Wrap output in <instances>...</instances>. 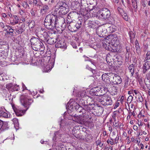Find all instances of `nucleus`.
<instances>
[{"instance_id": "obj_1", "label": "nucleus", "mask_w": 150, "mask_h": 150, "mask_svg": "<svg viewBox=\"0 0 150 150\" xmlns=\"http://www.w3.org/2000/svg\"><path fill=\"white\" fill-rule=\"evenodd\" d=\"M33 101L32 99L27 94L21 95L20 97L21 102L22 105L27 108L25 110H20L17 108L14 105H12V108L16 115L20 116L24 115L28 109L29 105L33 102Z\"/></svg>"}, {"instance_id": "obj_2", "label": "nucleus", "mask_w": 150, "mask_h": 150, "mask_svg": "<svg viewBox=\"0 0 150 150\" xmlns=\"http://www.w3.org/2000/svg\"><path fill=\"white\" fill-rule=\"evenodd\" d=\"M44 23L47 29H54L57 25L58 19L57 16L53 14L47 15L45 18Z\"/></svg>"}, {"instance_id": "obj_3", "label": "nucleus", "mask_w": 150, "mask_h": 150, "mask_svg": "<svg viewBox=\"0 0 150 150\" xmlns=\"http://www.w3.org/2000/svg\"><path fill=\"white\" fill-rule=\"evenodd\" d=\"M33 49L35 51H43L44 49L43 44L36 38H32L30 40Z\"/></svg>"}, {"instance_id": "obj_4", "label": "nucleus", "mask_w": 150, "mask_h": 150, "mask_svg": "<svg viewBox=\"0 0 150 150\" xmlns=\"http://www.w3.org/2000/svg\"><path fill=\"white\" fill-rule=\"evenodd\" d=\"M98 13L100 14V16L104 19H108L110 16V10L108 8H103L98 12Z\"/></svg>"}, {"instance_id": "obj_5", "label": "nucleus", "mask_w": 150, "mask_h": 150, "mask_svg": "<svg viewBox=\"0 0 150 150\" xmlns=\"http://www.w3.org/2000/svg\"><path fill=\"white\" fill-rule=\"evenodd\" d=\"M101 103L104 105H111L112 103V100L110 96L105 95L102 97V99H100Z\"/></svg>"}, {"instance_id": "obj_6", "label": "nucleus", "mask_w": 150, "mask_h": 150, "mask_svg": "<svg viewBox=\"0 0 150 150\" xmlns=\"http://www.w3.org/2000/svg\"><path fill=\"white\" fill-rule=\"evenodd\" d=\"M39 32L40 33V37L41 40L45 42L46 41L49 36L47 31L45 29L41 28Z\"/></svg>"}, {"instance_id": "obj_7", "label": "nucleus", "mask_w": 150, "mask_h": 150, "mask_svg": "<svg viewBox=\"0 0 150 150\" xmlns=\"http://www.w3.org/2000/svg\"><path fill=\"white\" fill-rule=\"evenodd\" d=\"M113 77V80H112V82L114 84H119L122 83V79L119 76L116 74H114Z\"/></svg>"}, {"instance_id": "obj_8", "label": "nucleus", "mask_w": 150, "mask_h": 150, "mask_svg": "<svg viewBox=\"0 0 150 150\" xmlns=\"http://www.w3.org/2000/svg\"><path fill=\"white\" fill-rule=\"evenodd\" d=\"M107 39H105L103 41V44L104 47H105V49L107 50L111 51L112 52H114V50L111 47L112 45V44H110L111 46H110L109 42H107Z\"/></svg>"}, {"instance_id": "obj_9", "label": "nucleus", "mask_w": 150, "mask_h": 150, "mask_svg": "<svg viewBox=\"0 0 150 150\" xmlns=\"http://www.w3.org/2000/svg\"><path fill=\"white\" fill-rule=\"evenodd\" d=\"M68 7L67 4L65 2L62 1H59L57 4L55 6L57 9H62Z\"/></svg>"}, {"instance_id": "obj_10", "label": "nucleus", "mask_w": 150, "mask_h": 150, "mask_svg": "<svg viewBox=\"0 0 150 150\" xmlns=\"http://www.w3.org/2000/svg\"><path fill=\"white\" fill-rule=\"evenodd\" d=\"M103 89L100 88L96 87L93 88V92H94V94L96 96H102V95L100 93H102V91H103Z\"/></svg>"}, {"instance_id": "obj_11", "label": "nucleus", "mask_w": 150, "mask_h": 150, "mask_svg": "<svg viewBox=\"0 0 150 150\" xmlns=\"http://www.w3.org/2000/svg\"><path fill=\"white\" fill-rule=\"evenodd\" d=\"M6 110L4 107L0 108V117H2L4 118H8L10 117V115L9 116L7 113L5 111Z\"/></svg>"}, {"instance_id": "obj_12", "label": "nucleus", "mask_w": 150, "mask_h": 150, "mask_svg": "<svg viewBox=\"0 0 150 150\" xmlns=\"http://www.w3.org/2000/svg\"><path fill=\"white\" fill-rule=\"evenodd\" d=\"M49 7L47 5H42L40 11V13L42 15H45L48 11Z\"/></svg>"}, {"instance_id": "obj_13", "label": "nucleus", "mask_w": 150, "mask_h": 150, "mask_svg": "<svg viewBox=\"0 0 150 150\" xmlns=\"http://www.w3.org/2000/svg\"><path fill=\"white\" fill-rule=\"evenodd\" d=\"M74 14L78 13L76 12L73 11L71 12L68 14L67 18V25L73 23V20L72 19H71V18H72V17H71V16Z\"/></svg>"}, {"instance_id": "obj_14", "label": "nucleus", "mask_w": 150, "mask_h": 150, "mask_svg": "<svg viewBox=\"0 0 150 150\" xmlns=\"http://www.w3.org/2000/svg\"><path fill=\"white\" fill-rule=\"evenodd\" d=\"M79 112L80 113L82 112V116L86 120H87L88 118H89V119L91 118V117L90 118L89 117V115H90V113L88 112H86V110L83 109L82 110H80L79 111Z\"/></svg>"}, {"instance_id": "obj_15", "label": "nucleus", "mask_w": 150, "mask_h": 150, "mask_svg": "<svg viewBox=\"0 0 150 150\" xmlns=\"http://www.w3.org/2000/svg\"><path fill=\"white\" fill-rule=\"evenodd\" d=\"M150 67V62H146L143 65L142 67V72L143 74H145L147 70H149Z\"/></svg>"}, {"instance_id": "obj_16", "label": "nucleus", "mask_w": 150, "mask_h": 150, "mask_svg": "<svg viewBox=\"0 0 150 150\" xmlns=\"http://www.w3.org/2000/svg\"><path fill=\"white\" fill-rule=\"evenodd\" d=\"M96 32L98 35L100 37H103L105 33H104L103 28L101 27L98 28L96 30Z\"/></svg>"}, {"instance_id": "obj_17", "label": "nucleus", "mask_w": 150, "mask_h": 150, "mask_svg": "<svg viewBox=\"0 0 150 150\" xmlns=\"http://www.w3.org/2000/svg\"><path fill=\"white\" fill-rule=\"evenodd\" d=\"M144 82L148 89L149 88H150V77L146 76L144 79Z\"/></svg>"}, {"instance_id": "obj_18", "label": "nucleus", "mask_w": 150, "mask_h": 150, "mask_svg": "<svg viewBox=\"0 0 150 150\" xmlns=\"http://www.w3.org/2000/svg\"><path fill=\"white\" fill-rule=\"evenodd\" d=\"M66 26V24L64 22L63 23L61 26V28L59 29V28L58 26V25L57 26V27H56V30L59 32H62V31H63L65 28Z\"/></svg>"}, {"instance_id": "obj_19", "label": "nucleus", "mask_w": 150, "mask_h": 150, "mask_svg": "<svg viewBox=\"0 0 150 150\" xmlns=\"http://www.w3.org/2000/svg\"><path fill=\"white\" fill-rule=\"evenodd\" d=\"M75 24L73 23L68 25V28L69 29L71 32H75L76 31V26H75Z\"/></svg>"}, {"instance_id": "obj_20", "label": "nucleus", "mask_w": 150, "mask_h": 150, "mask_svg": "<svg viewBox=\"0 0 150 150\" xmlns=\"http://www.w3.org/2000/svg\"><path fill=\"white\" fill-rule=\"evenodd\" d=\"M57 41V39H54L52 38H49L48 39H47V40L46 41H47V43L48 44H50V45L54 44L55 43L56 41Z\"/></svg>"}, {"instance_id": "obj_21", "label": "nucleus", "mask_w": 150, "mask_h": 150, "mask_svg": "<svg viewBox=\"0 0 150 150\" xmlns=\"http://www.w3.org/2000/svg\"><path fill=\"white\" fill-rule=\"evenodd\" d=\"M129 71L131 73L132 76H133L134 73V66L133 64L130 65L128 67Z\"/></svg>"}, {"instance_id": "obj_22", "label": "nucleus", "mask_w": 150, "mask_h": 150, "mask_svg": "<svg viewBox=\"0 0 150 150\" xmlns=\"http://www.w3.org/2000/svg\"><path fill=\"white\" fill-rule=\"evenodd\" d=\"M77 122L81 124H84L87 122L86 120L83 117H78L77 118Z\"/></svg>"}, {"instance_id": "obj_23", "label": "nucleus", "mask_w": 150, "mask_h": 150, "mask_svg": "<svg viewBox=\"0 0 150 150\" xmlns=\"http://www.w3.org/2000/svg\"><path fill=\"white\" fill-rule=\"evenodd\" d=\"M97 14H98V12L97 13L96 9H93L92 8L90 9V14L91 17H95L97 16Z\"/></svg>"}, {"instance_id": "obj_24", "label": "nucleus", "mask_w": 150, "mask_h": 150, "mask_svg": "<svg viewBox=\"0 0 150 150\" xmlns=\"http://www.w3.org/2000/svg\"><path fill=\"white\" fill-rule=\"evenodd\" d=\"M69 11V7H68L64 8L61 9L59 11V13L62 14V15H65Z\"/></svg>"}, {"instance_id": "obj_25", "label": "nucleus", "mask_w": 150, "mask_h": 150, "mask_svg": "<svg viewBox=\"0 0 150 150\" xmlns=\"http://www.w3.org/2000/svg\"><path fill=\"white\" fill-rule=\"evenodd\" d=\"M52 67V65L51 66L50 64L49 63L47 64L45 66H44V69L45 71L46 72H48L49 71L51 70V69Z\"/></svg>"}, {"instance_id": "obj_26", "label": "nucleus", "mask_w": 150, "mask_h": 150, "mask_svg": "<svg viewBox=\"0 0 150 150\" xmlns=\"http://www.w3.org/2000/svg\"><path fill=\"white\" fill-rule=\"evenodd\" d=\"M79 126H75L73 127L72 130V133L74 135V134H76L79 133Z\"/></svg>"}, {"instance_id": "obj_27", "label": "nucleus", "mask_w": 150, "mask_h": 150, "mask_svg": "<svg viewBox=\"0 0 150 150\" xmlns=\"http://www.w3.org/2000/svg\"><path fill=\"white\" fill-rule=\"evenodd\" d=\"M79 126H75L73 127L72 130V133L74 135V134H76L79 133Z\"/></svg>"}, {"instance_id": "obj_28", "label": "nucleus", "mask_w": 150, "mask_h": 150, "mask_svg": "<svg viewBox=\"0 0 150 150\" xmlns=\"http://www.w3.org/2000/svg\"><path fill=\"white\" fill-rule=\"evenodd\" d=\"M24 31L22 27H20L18 29L16 30V32L18 34L22 33Z\"/></svg>"}, {"instance_id": "obj_29", "label": "nucleus", "mask_w": 150, "mask_h": 150, "mask_svg": "<svg viewBox=\"0 0 150 150\" xmlns=\"http://www.w3.org/2000/svg\"><path fill=\"white\" fill-rule=\"evenodd\" d=\"M130 38L131 40L135 37V34L132 31H130L129 33Z\"/></svg>"}, {"instance_id": "obj_30", "label": "nucleus", "mask_w": 150, "mask_h": 150, "mask_svg": "<svg viewBox=\"0 0 150 150\" xmlns=\"http://www.w3.org/2000/svg\"><path fill=\"white\" fill-rule=\"evenodd\" d=\"M82 23L81 21H78L75 25V26H76V30L79 28L81 26Z\"/></svg>"}, {"instance_id": "obj_31", "label": "nucleus", "mask_w": 150, "mask_h": 150, "mask_svg": "<svg viewBox=\"0 0 150 150\" xmlns=\"http://www.w3.org/2000/svg\"><path fill=\"white\" fill-rule=\"evenodd\" d=\"M74 136L79 139H83L82 136L79 132L77 134H74Z\"/></svg>"}, {"instance_id": "obj_32", "label": "nucleus", "mask_w": 150, "mask_h": 150, "mask_svg": "<svg viewBox=\"0 0 150 150\" xmlns=\"http://www.w3.org/2000/svg\"><path fill=\"white\" fill-rule=\"evenodd\" d=\"M18 87L19 86L17 85H13L11 91H18L19 89Z\"/></svg>"}, {"instance_id": "obj_33", "label": "nucleus", "mask_w": 150, "mask_h": 150, "mask_svg": "<svg viewBox=\"0 0 150 150\" xmlns=\"http://www.w3.org/2000/svg\"><path fill=\"white\" fill-rule=\"evenodd\" d=\"M8 55V54L5 51L3 50L2 51L0 52V56L2 57L3 58H4L5 57H6Z\"/></svg>"}, {"instance_id": "obj_34", "label": "nucleus", "mask_w": 150, "mask_h": 150, "mask_svg": "<svg viewBox=\"0 0 150 150\" xmlns=\"http://www.w3.org/2000/svg\"><path fill=\"white\" fill-rule=\"evenodd\" d=\"M13 31L14 30L13 29H9L8 31H7L6 33L7 34H9L11 36H13Z\"/></svg>"}, {"instance_id": "obj_35", "label": "nucleus", "mask_w": 150, "mask_h": 150, "mask_svg": "<svg viewBox=\"0 0 150 150\" xmlns=\"http://www.w3.org/2000/svg\"><path fill=\"white\" fill-rule=\"evenodd\" d=\"M129 115L127 116V118H128V117H129V118H130L131 116L133 115V116H135V113L134 111H133V112H132V110H130L129 108Z\"/></svg>"}, {"instance_id": "obj_36", "label": "nucleus", "mask_w": 150, "mask_h": 150, "mask_svg": "<svg viewBox=\"0 0 150 150\" xmlns=\"http://www.w3.org/2000/svg\"><path fill=\"white\" fill-rule=\"evenodd\" d=\"M76 106H75V109L76 110H77V111L78 112H79V111L80 110H82V107H81L78 104H76Z\"/></svg>"}, {"instance_id": "obj_37", "label": "nucleus", "mask_w": 150, "mask_h": 150, "mask_svg": "<svg viewBox=\"0 0 150 150\" xmlns=\"http://www.w3.org/2000/svg\"><path fill=\"white\" fill-rule=\"evenodd\" d=\"M13 85L11 83H9L6 85V88L9 90L11 91Z\"/></svg>"}, {"instance_id": "obj_38", "label": "nucleus", "mask_w": 150, "mask_h": 150, "mask_svg": "<svg viewBox=\"0 0 150 150\" xmlns=\"http://www.w3.org/2000/svg\"><path fill=\"white\" fill-rule=\"evenodd\" d=\"M96 145H99V146L102 147L103 145V143H102L100 140L99 139L96 142Z\"/></svg>"}, {"instance_id": "obj_39", "label": "nucleus", "mask_w": 150, "mask_h": 150, "mask_svg": "<svg viewBox=\"0 0 150 150\" xmlns=\"http://www.w3.org/2000/svg\"><path fill=\"white\" fill-rule=\"evenodd\" d=\"M150 59V51H149L146 54V57L145 59V61L149 60Z\"/></svg>"}, {"instance_id": "obj_40", "label": "nucleus", "mask_w": 150, "mask_h": 150, "mask_svg": "<svg viewBox=\"0 0 150 150\" xmlns=\"http://www.w3.org/2000/svg\"><path fill=\"white\" fill-rule=\"evenodd\" d=\"M37 11L35 10H33V9L31 10L30 12L31 15L33 17H35L36 16V12Z\"/></svg>"}, {"instance_id": "obj_41", "label": "nucleus", "mask_w": 150, "mask_h": 150, "mask_svg": "<svg viewBox=\"0 0 150 150\" xmlns=\"http://www.w3.org/2000/svg\"><path fill=\"white\" fill-rule=\"evenodd\" d=\"M132 5L133 8L134 9L135 11H137V2H132Z\"/></svg>"}, {"instance_id": "obj_42", "label": "nucleus", "mask_w": 150, "mask_h": 150, "mask_svg": "<svg viewBox=\"0 0 150 150\" xmlns=\"http://www.w3.org/2000/svg\"><path fill=\"white\" fill-rule=\"evenodd\" d=\"M83 109L86 110V112H89L90 111V108L87 105H85L83 108H82V110Z\"/></svg>"}, {"instance_id": "obj_43", "label": "nucleus", "mask_w": 150, "mask_h": 150, "mask_svg": "<svg viewBox=\"0 0 150 150\" xmlns=\"http://www.w3.org/2000/svg\"><path fill=\"white\" fill-rule=\"evenodd\" d=\"M12 121L15 125L17 126L18 125V121L17 119L15 118Z\"/></svg>"}, {"instance_id": "obj_44", "label": "nucleus", "mask_w": 150, "mask_h": 150, "mask_svg": "<svg viewBox=\"0 0 150 150\" xmlns=\"http://www.w3.org/2000/svg\"><path fill=\"white\" fill-rule=\"evenodd\" d=\"M123 18L126 21H128V18L127 14L126 13H124L122 15Z\"/></svg>"}, {"instance_id": "obj_45", "label": "nucleus", "mask_w": 150, "mask_h": 150, "mask_svg": "<svg viewBox=\"0 0 150 150\" xmlns=\"http://www.w3.org/2000/svg\"><path fill=\"white\" fill-rule=\"evenodd\" d=\"M112 92H114V94H116L117 92V88L115 86H112Z\"/></svg>"}, {"instance_id": "obj_46", "label": "nucleus", "mask_w": 150, "mask_h": 150, "mask_svg": "<svg viewBox=\"0 0 150 150\" xmlns=\"http://www.w3.org/2000/svg\"><path fill=\"white\" fill-rule=\"evenodd\" d=\"M94 22L92 21H90L88 22L89 26L90 27L92 28L93 27L94 24Z\"/></svg>"}, {"instance_id": "obj_47", "label": "nucleus", "mask_w": 150, "mask_h": 150, "mask_svg": "<svg viewBox=\"0 0 150 150\" xmlns=\"http://www.w3.org/2000/svg\"><path fill=\"white\" fill-rule=\"evenodd\" d=\"M22 6L25 8H26L27 7L29 6L28 4H27V2L25 1L22 4Z\"/></svg>"}, {"instance_id": "obj_48", "label": "nucleus", "mask_w": 150, "mask_h": 150, "mask_svg": "<svg viewBox=\"0 0 150 150\" xmlns=\"http://www.w3.org/2000/svg\"><path fill=\"white\" fill-rule=\"evenodd\" d=\"M13 17L15 19V22L16 23H18V16L16 15H14L13 16Z\"/></svg>"}, {"instance_id": "obj_49", "label": "nucleus", "mask_w": 150, "mask_h": 150, "mask_svg": "<svg viewBox=\"0 0 150 150\" xmlns=\"http://www.w3.org/2000/svg\"><path fill=\"white\" fill-rule=\"evenodd\" d=\"M128 85V81L127 80H125V85L124 86V88H127Z\"/></svg>"}, {"instance_id": "obj_50", "label": "nucleus", "mask_w": 150, "mask_h": 150, "mask_svg": "<svg viewBox=\"0 0 150 150\" xmlns=\"http://www.w3.org/2000/svg\"><path fill=\"white\" fill-rule=\"evenodd\" d=\"M107 142L108 144L110 143L112 145H113L114 144L112 138L110 139L109 140H108L107 141Z\"/></svg>"}, {"instance_id": "obj_51", "label": "nucleus", "mask_w": 150, "mask_h": 150, "mask_svg": "<svg viewBox=\"0 0 150 150\" xmlns=\"http://www.w3.org/2000/svg\"><path fill=\"white\" fill-rule=\"evenodd\" d=\"M62 42V41L61 42L60 41H58L57 42V43L56 44L55 47H61V46H59V45H60V44H61Z\"/></svg>"}, {"instance_id": "obj_52", "label": "nucleus", "mask_w": 150, "mask_h": 150, "mask_svg": "<svg viewBox=\"0 0 150 150\" xmlns=\"http://www.w3.org/2000/svg\"><path fill=\"white\" fill-rule=\"evenodd\" d=\"M113 125L115 127H117L119 125V123L118 121H116L115 120V122H114Z\"/></svg>"}, {"instance_id": "obj_53", "label": "nucleus", "mask_w": 150, "mask_h": 150, "mask_svg": "<svg viewBox=\"0 0 150 150\" xmlns=\"http://www.w3.org/2000/svg\"><path fill=\"white\" fill-rule=\"evenodd\" d=\"M108 74H110L108 73L107 74H103V75L102 76V78L103 80H105V77H106V76Z\"/></svg>"}, {"instance_id": "obj_54", "label": "nucleus", "mask_w": 150, "mask_h": 150, "mask_svg": "<svg viewBox=\"0 0 150 150\" xmlns=\"http://www.w3.org/2000/svg\"><path fill=\"white\" fill-rule=\"evenodd\" d=\"M132 98L133 97L131 96H129L128 98L127 99V101L128 102H131L132 101Z\"/></svg>"}, {"instance_id": "obj_55", "label": "nucleus", "mask_w": 150, "mask_h": 150, "mask_svg": "<svg viewBox=\"0 0 150 150\" xmlns=\"http://www.w3.org/2000/svg\"><path fill=\"white\" fill-rule=\"evenodd\" d=\"M120 136H117L116 138L115 139V144H117L118 143V140Z\"/></svg>"}, {"instance_id": "obj_56", "label": "nucleus", "mask_w": 150, "mask_h": 150, "mask_svg": "<svg viewBox=\"0 0 150 150\" xmlns=\"http://www.w3.org/2000/svg\"><path fill=\"white\" fill-rule=\"evenodd\" d=\"M38 1L37 0H33V4L34 5H38Z\"/></svg>"}, {"instance_id": "obj_57", "label": "nucleus", "mask_w": 150, "mask_h": 150, "mask_svg": "<svg viewBox=\"0 0 150 150\" xmlns=\"http://www.w3.org/2000/svg\"><path fill=\"white\" fill-rule=\"evenodd\" d=\"M139 44L137 43H136V48L137 50H139L140 49V47L138 45Z\"/></svg>"}, {"instance_id": "obj_58", "label": "nucleus", "mask_w": 150, "mask_h": 150, "mask_svg": "<svg viewBox=\"0 0 150 150\" xmlns=\"http://www.w3.org/2000/svg\"><path fill=\"white\" fill-rule=\"evenodd\" d=\"M59 46H61V47H59V48H63L64 47V42H62L61 44H60V45H59Z\"/></svg>"}, {"instance_id": "obj_59", "label": "nucleus", "mask_w": 150, "mask_h": 150, "mask_svg": "<svg viewBox=\"0 0 150 150\" xmlns=\"http://www.w3.org/2000/svg\"><path fill=\"white\" fill-rule=\"evenodd\" d=\"M139 99L140 102H142L143 101V98L141 95H140L139 96Z\"/></svg>"}, {"instance_id": "obj_60", "label": "nucleus", "mask_w": 150, "mask_h": 150, "mask_svg": "<svg viewBox=\"0 0 150 150\" xmlns=\"http://www.w3.org/2000/svg\"><path fill=\"white\" fill-rule=\"evenodd\" d=\"M91 135L90 134H88L87 136H86V138L88 139L89 140H90L91 138Z\"/></svg>"}, {"instance_id": "obj_61", "label": "nucleus", "mask_w": 150, "mask_h": 150, "mask_svg": "<svg viewBox=\"0 0 150 150\" xmlns=\"http://www.w3.org/2000/svg\"><path fill=\"white\" fill-rule=\"evenodd\" d=\"M5 44H6L5 42H4L2 40H0V45H4Z\"/></svg>"}, {"instance_id": "obj_62", "label": "nucleus", "mask_w": 150, "mask_h": 150, "mask_svg": "<svg viewBox=\"0 0 150 150\" xmlns=\"http://www.w3.org/2000/svg\"><path fill=\"white\" fill-rule=\"evenodd\" d=\"M59 131H58L56 132H55L54 133V137H57V135H58L59 134Z\"/></svg>"}, {"instance_id": "obj_63", "label": "nucleus", "mask_w": 150, "mask_h": 150, "mask_svg": "<svg viewBox=\"0 0 150 150\" xmlns=\"http://www.w3.org/2000/svg\"><path fill=\"white\" fill-rule=\"evenodd\" d=\"M138 127L135 125H134L133 126V129L135 131H137L138 130Z\"/></svg>"}, {"instance_id": "obj_64", "label": "nucleus", "mask_w": 150, "mask_h": 150, "mask_svg": "<svg viewBox=\"0 0 150 150\" xmlns=\"http://www.w3.org/2000/svg\"><path fill=\"white\" fill-rule=\"evenodd\" d=\"M19 13L20 14V15L22 16L24 14V12L23 10H21L19 11Z\"/></svg>"}]
</instances>
